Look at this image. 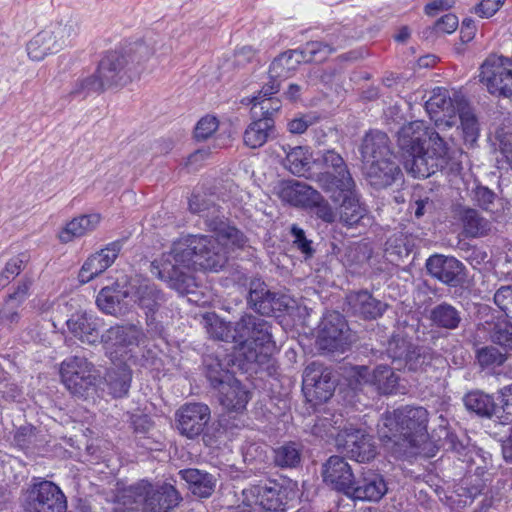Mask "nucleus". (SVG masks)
I'll list each match as a JSON object with an SVG mask.
<instances>
[{
	"label": "nucleus",
	"instance_id": "f257e3e1",
	"mask_svg": "<svg viewBox=\"0 0 512 512\" xmlns=\"http://www.w3.org/2000/svg\"><path fill=\"white\" fill-rule=\"evenodd\" d=\"M188 235L174 241L170 251L151 263V273L180 293L194 287L197 270L218 271L227 263L228 249L239 248L217 233Z\"/></svg>",
	"mask_w": 512,
	"mask_h": 512
},
{
	"label": "nucleus",
	"instance_id": "f03ea898",
	"mask_svg": "<svg viewBox=\"0 0 512 512\" xmlns=\"http://www.w3.org/2000/svg\"><path fill=\"white\" fill-rule=\"evenodd\" d=\"M397 143L404 169L415 178H427L448 163L446 143L422 121L404 125L398 132Z\"/></svg>",
	"mask_w": 512,
	"mask_h": 512
},
{
	"label": "nucleus",
	"instance_id": "7ed1b4c3",
	"mask_svg": "<svg viewBox=\"0 0 512 512\" xmlns=\"http://www.w3.org/2000/svg\"><path fill=\"white\" fill-rule=\"evenodd\" d=\"M207 332L217 340L234 342L236 357L247 363H263L274 348L268 322L252 315H244L233 329L217 317L208 319Z\"/></svg>",
	"mask_w": 512,
	"mask_h": 512
},
{
	"label": "nucleus",
	"instance_id": "20e7f679",
	"mask_svg": "<svg viewBox=\"0 0 512 512\" xmlns=\"http://www.w3.org/2000/svg\"><path fill=\"white\" fill-rule=\"evenodd\" d=\"M78 33V21L72 15H65L51 22L27 42V55L34 62L43 61L66 48Z\"/></svg>",
	"mask_w": 512,
	"mask_h": 512
},
{
	"label": "nucleus",
	"instance_id": "39448f33",
	"mask_svg": "<svg viewBox=\"0 0 512 512\" xmlns=\"http://www.w3.org/2000/svg\"><path fill=\"white\" fill-rule=\"evenodd\" d=\"M122 498L124 505H129L132 510L141 507L143 512H169L182 500L173 485L152 484L144 480L127 489Z\"/></svg>",
	"mask_w": 512,
	"mask_h": 512
},
{
	"label": "nucleus",
	"instance_id": "423d86ee",
	"mask_svg": "<svg viewBox=\"0 0 512 512\" xmlns=\"http://www.w3.org/2000/svg\"><path fill=\"white\" fill-rule=\"evenodd\" d=\"M60 377L66 389L78 398L86 399L96 392L102 380L100 371L83 356H70L60 364Z\"/></svg>",
	"mask_w": 512,
	"mask_h": 512
},
{
	"label": "nucleus",
	"instance_id": "0eeeda50",
	"mask_svg": "<svg viewBox=\"0 0 512 512\" xmlns=\"http://www.w3.org/2000/svg\"><path fill=\"white\" fill-rule=\"evenodd\" d=\"M314 164L321 169H332L335 175L329 172H313L308 179L314 181L324 192L330 194L333 201L337 200V191H350L355 182L343 157L334 150H325L314 159Z\"/></svg>",
	"mask_w": 512,
	"mask_h": 512
},
{
	"label": "nucleus",
	"instance_id": "6e6552de",
	"mask_svg": "<svg viewBox=\"0 0 512 512\" xmlns=\"http://www.w3.org/2000/svg\"><path fill=\"white\" fill-rule=\"evenodd\" d=\"M24 512H66L67 499L61 488L52 481L34 477L22 493Z\"/></svg>",
	"mask_w": 512,
	"mask_h": 512
},
{
	"label": "nucleus",
	"instance_id": "1a4fd4ad",
	"mask_svg": "<svg viewBox=\"0 0 512 512\" xmlns=\"http://www.w3.org/2000/svg\"><path fill=\"white\" fill-rule=\"evenodd\" d=\"M189 209L192 213L205 218L208 228L217 233L221 239L230 240L233 245L244 247L247 242L245 235L236 227L229 225L224 216L220 215V208L215 202L214 195L194 194L189 200Z\"/></svg>",
	"mask_w": 512,
	"mask_h": 512
},
{
	"label": "nucleus",
	"instance_id": "9d476101",
	"mask_svg": "<svg viewBox=\"0 0 512 512\" xmlns=\"http://www.w3.org/2000/svg\"><path fill=\"white\" fill-rule=\"evenodd\" d=\"M481 82L492 95L508 97L512 95V60L490 55L481 65Z\"/></svg>",
	"mask_w": 512,
	"mask_h": 512
},
{
	"label": "nucleus",
	"instance_id": "9b49d317",
	"mask_svg": "<svg viewBox=\"0 0 512 512\" xmlns=\"http://www.w3.org/2000/svg\"><path fill=\"white\" fill-rule=\"evenodd\" d=\"M335 391L330 369L313 362L303 373V392L308 402L318 405L328 401Z\"/></svg>",
	"mask_w": 512,
	"mask_h": 512
},
{
	"label": "nucleus",
	"instance_id": "f8f14e48",
	"mask_svg": "<svg viewBox=\"0 0 512 512\" xmlns=\"http://www.w3.org/2000/svg\"><path fill=\"white\" fill-rule=\"evenodd\" d=\"M404 442L413 451L427 439L428 412L423 407L404 406L398 408Z\"/></svg>",
	"mask_w": 512,
	"mask_h": 512
},
{
	"label": "nucleus",
	"instance_id": "ddd939ff",
	"mask_svg": "<svg viewBox=\"0 0 512 512\" xmlns=\"http://www.w3.org/2000/svg\"><path fill=\"white\" fill-rule=\"evenodd\" d=\"M465 100L456 95L452 98L449 91L443 87H436L425 103V109L437 127H451L456 123L458 103Z\"/></svg>",
	"mask_w": 512,
	"mask_h": 512
},
{
	"label": "nucleus",
	"instance_id": "4468645a",
	"mask_svg": "<svg viewBox=\"0 0 512 512\" xmlns=\"http://www.w3.org/2000/svg\"><path fill=\"white\" fill-rule=\"evenodd\" d=\"M349 342L350 332L345 318L338 312L327 314L321 323L318 336L320 348L328 351H343Z\"/></svg>",
	"mask_w": 512,
	"mask_h": 512
},
{
	"label": "nucleus",
	"instance_id": "2eb2a0df",
	"mask_svg": "<svg viewBox=\"0 0 512 512\" xmlns=\"http://www.w3.org/2000/svg\"><path fill=\"white\" fill-rule=\"evenodd\" d=\"M145 335L142 329L136 325H122L109 328L103 335L101 340L104 342L109 357L112 362L117 359L118 352L121 357L126 355V348L138 346L144 339Z\"/></svg>",
	"mask_w": 512,
	"mask_h": 512
},
{
	"label": "nucleus",
	"instance_id": "dca6fc26",
	"mask_svg": "<svg viewBox=\"0 0 512 512\" xmlns=\"http://www.w3.org/2000/svg\"><path fill=\"white\" fill-rule=\"evenodd\" d=\"M125 297L137 304L145 313H154L163 303V294L148 279L135 276L126 281Z\"/></svg>",
	"mask_w": 512,
	"mask_h": 512
},
{
	"label": "nucleus",
	"instance_id": "f3484780",
	"mask_svg": "<svg viewBox=\"0 0 512 512\" xmlns=\"http://www.w3.org/2000/svg\"><path fill=\"white\" fill-rule=\"evenodd\" d=\"M336 441L337 445L357 462H368L376 455L372 437L361 429H345L338 434Z\"/></svg>",
	"mask_w": 512,
	"mask_h": 512
},
{
	"label": "nucleus",
	"instance_id": "a211bd4d",
	"mask_svg": "<svg viewBox=\"0 0 512 512\" xmlns=\"http://www.w3.org/2000/svg\"><path fill=\"white\" fill-rule=\"evenodd\" d=\"M176 417L180 434L192 439L200 435L210 421V409L202 403H189L177 411Z\"/></svg>",
	"mask_w": 512,
	"mask_h": 512
},
{
	"label": "nucleus",
	"instance_id": "6ab92c4d",
	"mask_svg": "<svg viewBox=\"0 0 512 512\" xmlns=\"http://www.w3.org/2000/svg\"><path fill=\"white\" fill-rule=\"evenodd\" d=\"M429 275L451 287L460 285L464 279V265L454 257L434 254L426 261Z\"/></svg>",
	"mask_w": 512,
	"mask_h": 512
},
{
	"label": "nucleus",
	"instance_id": "aec40b11",
	"mask_svg": "<svg viewBox=\"0 0 512 512\" xmlns=\"http://www.w3.org/2000/svg\"><path fill=\"white\" fill-rule=\"evenodd\" d=\"M126 65L119 51H111L102 58L96 71L106 88L124 86L133 80Z\"/></svg>",
	"mask_w": 512,
	"mask_h": 512
},
{
	"label": "nucleus",
	"instance_id": "412c9836",
	"mask_svg": "<svg viewBox=\"0 0 512 512\" xmlns=\"http://www.w3.org/2000/svg\"><path fill=\"white\" fill-rule=\"evenodd\" d=\"M387 485L382 475L368 470L354 480L347 495L354 499L377 502L387 493Z\"/></svg>",
	"mask_w": 512,
	"mask_h": 512
},
{
	"label": "nucleus",
	"instance_id": "4be33fe9",
	"mask_svg": "<svg viewBox=\"0 0 512 512\" xmlns=\"http://www.w3.org/2000/svg\"><path fill=\"white\" fill-rule=\"evenodd\" d=\"M364 173L369 184L376 189L392 185L402 175L394 157L364 162Z\"/></svg>",
	"mask_w": 512,
	"mask_h": 512
},
{
	"label": "nucleus",
	"instance_id": "5701e85b",
	"mask_svg": "<svg viewBox=\"0 0 512 512\" xmlns=\"http://www.w3.org/2000/svg\"><path fill=\"white\" fill-rule=\"evenodd\" d=\"M324 481L335 490L346 495L354 482V476L349 464L339 456H331L324 465Z\"/></svg>",
	"mask_w": 512,
	"mask_h": 512
},
{
	"label": "nucleus",
	"instance_id": "b1692460",
	"mask_svg": "<svg viewBox=\"0 0 512 512\" xmlns=\"http://www.w3.org/2000/svg\"><path fill=\"white\" fill-rule=\"evenodd\" d=\"M98 213L83 214L68 221L58 232L57 238L62 244L82 238L96 230L101 222Z\"/></svg>",
	"mask_w": 512,
	"mask_h": 512
},
{
	"label": "nucleus",
	"instance_id": "393cba45",
	"mask_svg": "<svg viewBox=\"0 0 512 512\" xmlns=\"http://www.w3.org/2000/svg\"><path fill=\"white\" fill-rule=\"evenodd\" d=\"M347 299L352 312L366 320L381 317L388 307L386 303L375 298L366 290L351 293Z\"/></svg>",
	"mask_w": 512,
	"mask_h": 512
},
{
	"label": "nucleus",
	"instance_id": "a878e982",
	"mask_svg": "<svg viewBox=\"0 0 512 512\" xmlns=\"http://www.w3.org/2000/svg\"><path fill=\"white\" fill-rule=\"evenodd\" d=\"M398 416V408L385 412L377 424L378 436L382 441L393 442L398 447L399 452L414 453V451L408 450L407 442H404V435H402V427Z\"/></svg>",
	"mask_w": 512,
	"mask_h": 512
},
{
	"label": "nucleus",
	"instance_id": "bb28decb",
	"mask_svg": "<svg viewBox=\"0 0 512 512\" xmlns=\"http://www.w3.org/2000/svg\"><path fill=\"white\" fill-rule=\"evenodd\" d=\"M279 148L284 154L282 164L292 174L307 179L309 174H313V171L310 170L312 155L307 147L281 144Z\"/></svg>",
	"mask_w": 512,
	"mask_h": 512
},
{
	"label": "nucleus",
	"instance_id": "cd10ccee",
	"mask_svg": "<svg viewBox=\"0 0 512 512\" xmlns=\"http://www.w3.org/2000/svg\"><path fill=\"white\" fill-rule=\"evenodd\" d=\"M357 374L365 382L373 384L382 394H392L397 391L399 377L387 365L377 366L372 373L368 367L361 366L358 368Z\"/></svg>",
	"mask_w": 512,
	"mask_h": 512
},
{
	"label": "nucleus",
	"instance_id": "c85d7f7f",
	"mask_svg": "<svg viewBox=\"0 0 512 512\" xmlns=\"http://www.w3.org/2000/svg\"><path fill=\"white\" fill-rule=\"evenodd\" d=\"M252 493L256 497V504L269 512H285L287 505V490L279 484L269 486H256Z\"/></svg>",
	"mask_w": 512,
	"mask_h": 512
},
{
	"label": "nucleus",
	"instance_id": "c756f323",
	"mask_svg": "<svg viewBox=\"0 0 512 512\" xmlns=\"http://www.w3.org/2000/svg\"><path fill=\"white\" fill-rule=\"evenodd\" d=\"M67 326L69 331L84 343L93 344L100 337L98 320L87 312L73 314L67 320Z\"/></svg>",
	"mask_w": 512,
	"mask_h": 512
},
{
	"label": "nucleus",
	"instance_id": "7c9ffc66",
	"mask_svg": "<svg viewBox=\"0 0 512 512\" xmlns=\"http://www.w3.org/2000/svg\"><path fill=\"white\" fill-rule=\"evenodd\" d=\"M363 162L393 158L388 136L381 131L368 133L362 143Z\"/></svg>",
	"mask_w": 512,
	"mask_h": 512
},
{
	"label": "nucleus",
	"instance_id": "2f4dec72",
	"mask_svg": "<svg viewBox=\"0 0 512 512\" xmlns=\"http://www.w3.org/2000/svg\"><path fill=\"white\" fill-rule=\"evenodd\" d=\"M120 53L125 57L127 71L134 79L145 70L147 62L154 54V47L145 42H136L120 51Z\"/></svg>",
	"mask_w": 512,
	"mask_h": 512
},
{
	"label": "nucleus",
	"instance_id": "473e14b6",
	"mask_svg": "<svg viewBox=\"0 0 512 512\" xmlns=\"http://www.w3.org/2000/svg\"><path fill=\"white\" fill-rule=\"evenodd\" d=\"M249 399L248 390L235 378L219 390V401L227 411L242 412Z\"/></svg>",
	"mask_w": 512,
	"mask_h": 512
},
{
	"label": "nucleus",
	"instance_id": "72a5a7b5",
	"mask_svg": "<svg viewBox=\"0 0 512 512\" xmlns=\"http://www.w3.org/2000/svg\"><path fill=\"white\" fill-rule=\"evenodd\" d=\"M336 197L337 200L335 202L342 198L339 211L340 221L346 226L356 225L363 218L365 209L359 202L355 186L350 191H337Z\"/></svg>",
	"mask_w": 512,
	"mask_h": 512
},
{
	"label": "nucleus",
	"instance_id": "f704fd0d",
	"mask_svg": "<svg viewBox=\"0 0 512 512\" xmlns=\"http://www.w3.org/2000/svg\"><path fill=\"white\" fill-rule=\"evenodd\" d=\"M274 132V121L271 117L264 116L252 121L244 131L243 142L251 148L262 147Z\"/></svg>",
	"mask_w": 512,
	"mask_h": 512
},
{
	"label": "nucleus",
	"instance_id": "c9c22d12",
	"mask_svg": "<svg viewBox=\"0 0 512 512\" xmlns=\"http://www.w3.org/2000/svg\"><path fill=\"white\" fill-rule=\"evenodd\" d=\"M316 191L304 182L290 181L281 185L279 197L293 206L307 208Z\"/></svg>",
	"mask_w": 512,
	"mask_h": 512
},
{
	"label": "nucleus",
	"instance_id": "e433bc0d",
	"mask_svg": "<svg viewBox=\"0 0 512 512\" xmlns=\"http://www.w3.org/2000/svg\"><path fill=\"white\" fill-rule=\"evenodd\" d=\"M181 478L189 485L190 491L201 498L209 497L216 486L214 477L198 469H184L179 471Z\"/></svg>",
	"mask_w": 512,
	"mask_h": 512
},
{
	"label": "nucleus",
	"instance_id": "4c0bfd02",
	"mask_svg": "<svg viewBox=\"0 0 512 512\" xmlns=\"http://www.w3.org/2000/svg\"><path fill=\"white\" fill-rule=\"evenodd\" d=\"M275 297L267 285L260 280L250 283L248 302L251 307L262 315H269L275 308Z\"/></svg>",
	"mask_w": 512,
	"mask_h": 512
},
{
	"label": "nucleus",
	"instance_id": "58836bf2",
	"mask_svg": "<svg viewBox=\"0 0 512 512\" xmlns=\"http://www.w3.org/2000/svg\"><path fill=\"white\" fill-rule=\"evenodd\" d=\"M105 381L114 397H123L128 393L131 382V371L126 363H120L110 368L105 376Z\"/></svg>",
	"mask_w": 512,
	"mask_h": 512
},
{
	"label": "nucleus",
	"instance_id": "ea45409f",
	"mask_svg": "<svg viewBox=\"0 0 512 512\" xmlns=\"http://www.w3.org/2000/svg\"><path fill=\"white\" fill-rule=\"evenodd\" d=\"M126 282L117 281L113 286H107L98 293L96 303L107 314H115L118 311L121 300L128 299L122 293L125 291Z\"/></svg>",
	"mask_w": 512,
	"mask_h": 512
},
{
	"label": "nucleus",
	"instance_id": "a19ab883",
	"mask_svg": "<svg viewBox=\"0 0 512 512\" xmlns=\"http://www.w3.org/2000/svg\"><path fill=\"white\" fill-rule=\"evenodd\" d=\"M299 51H289L275 58L269 68V78L281 79L288 78L301 62Z\"/></svg>",
	"mask_w": 512,
	"mask_h": 512
},
{
	"label": "nucleus",
	"instance_id": "79ce46f5",
	"mask_svg": "<svg viewBox=\"0 0 512 512\" xmlns=\"http://www.w3.org/2000/svg\"><path fill=\"white\" fill-rule=\"evenodd\" d=\"M431 321L445 329H456L461 322L460 312L448 303H441L431 310Z\"/></svg>",
	"mask_w": 512,
	"mask_h": 512
},
{
	"label": "nucleus",
	"instance_id": "37998d69",
	"mask_svg": "<svg viewBox=\"0 0 512 512\" xmlns=\"http://www.w3.org/2000/svg\"><path fill=\"white\" fill-rule=\"evenodd\" d=\"M463 402L467 410L480 416L490 417L495 409L493 398L479 390L467 393L463 398Z\"/></svg>",
	"mask_w": 512,
	"mask_h": 512
},
{
	"label": "nucleus",
	"instance_id": "c03bdc74",
	"mask_svg": "<svg viewBox=\"0 0 512 512\" xmlns=\"http://www.w3.org/2000/svg\"><path fill=\"white\" fill-rule=\"evenodd\" d=\"M301 461V445L287 442L274 450V462L282 468L296 467Z\"/></svg>",
	"mask_w": 512,
	"mask_h": 512
},
{
	"label": "nucleus",
	"instance_id": "a18cd8bd",
	"mask_svg": "<svg viewBox=\"0 0 512 512\" xmlns=\"http://www.w3.org/2000/svg\"><path fill=\"white\" fill-rule=\"evenodd\" d=\"M105 89H107L105 84L100 78L98 72L95 71V73L91 75L79 78L75 82L70 94L74 97H86L91 93L103 92Z\"/></svg>",
	"mask_w": 512,
	"mask_h": 512
},
{
	"label": "nucleus",
	"instance_id": "49530a36",
	"mask_svg": "<svg viewBox=\"0 0 512 512\" xmlns=\"http://www.w3.org/2000/svg\"><path fill=\"white\" fill-rule=\"evenodd\" d=\"M206 376L210 383L220 390V388L234 379L228 370L222 367L217 358L208 357L205 359Z\"/></svg>",
	"mask_w": 512,
	"mask_h": 512
},
{
	"label": "nucleus",
	"instance_id": "de8ad7c7",
	"mask_svg": "<svg viewBox=\"0 0 512 512\" xmlns=\"http://www.w3.org/2000/svg\"><path fill=\"white\" fill-rule=\"evenodd\" d=\"M457 114H459L465 140L469 142H475L479 131L478 123L475 115L467 107L465 101L463 103H458Z\"/></svg>",
	"mask_w": 512,
	"mask_h": 512
},
{
	"label": "nucleus",
	"instance_id": "09e8293b",
	"mask_svg": "<svg viewBox=\"0 0 512 512\" xmlns=\"http://www.w3.org/2000/svg\"><path fill=\"white\" fill-rule=\"evenodd\" d=\"M334 51L335 49L326 43L311 41L306 43L299 53L302 61L321 63Z\"/></svg>",
	"mask_w": 512,
	"mask_h": 512
},
{
	"label": "nucleus",
	"instance_id": "8fccbe9b",
	"mask_svg": "<svg viewBox=\"0 0 512 512\" xmlns=\"http://www.w3.org/2000/svg\"><path fill=\"white\" fill-rule=\"evenodd\" d=\"M463 226L470 237H479L488 231V222L474 209H466L462 215Z\"/></svg>",
	"mask_w": 512,
	"mask_h": 512
},
{
	"label": "nucleus",
	"instance_id": "3c124183",
	"mask_svg": "<svg viewBox=\"0 0 512 512\" xmlns=\"http://www.w3.org/2000/svg\"><path fill=\"white\" fill-rule=\"evenodd\" d=\"M413 348L414 345L405 337L394 335L388 342L387 354L393 362H398L399 366H402V362Z\"/></svg>",
	"mask_w": 512,
	"mask_h": 512
},
{
	"label": "nucleus",
	"instance_id": "603ef678",
	"mask_svg": "<svg viewBox=\"0 0 512 512\" xmlns=\"http://www.w3.org/2000/svg\"><path fill=\"white\" fill-rule=\"evenodd\" d=\"M307 208L314 211L316 216L326 223H333L336 219V212L324 196L316 191Z\"/></svg>",
	"mask_w": 512,
	"mask_h": 512
},
{
	"label": "nucleus",
	"instance_id": "864d4df0",
	"mask_svg": "<svg viewBox=\"0 0 512 512\" xmlns=\"http://www.w3.org/2000/svg\"><path fill=\"white\" fill-rule=\"evenodd\" d=\"M21 317L20 310L15 305L3 303L0 308V332H13L19 326Z\"/></svg>",
	"mask_w": 512,
	"mask_h": 512
},
{
	"label": "nucleus",
	"instance_id": "5fc2aeb1",
	"mask_svg": "<svg viewBox=\"0 0 512 512\" xmlns=\"http://www.w3.org/2000/svg\"><path fill=\"white\" fill-rule=\"evenodd\" d=\"M490 339L493 343L512 350V323L508 321L494 323L490 330Z\"/></svg>",
	"mask_w": 512,
	"mask_h": 512
},
{
	"label": "nucleus",
	"instance_id": "6e6d98bb",
	"mask_svg": "<svg viewBox=\"0 0 512 512\" xmlns=\"http://www.w3.org/2000/svg\"><path fill=\"white\" fill-rule=\"evenodd\" d=\"M105 270H107L106 267L94 253L90 255L82 265L78 274V279L81 283L85 284L93 280Z\"/></svg>",
	"mask_w": 512,
	"mask_h": 512
},
{
	"label": "nucleus",
	"instance_id": "4d7b16f0",
	"mask_svg": "<svg viewBox=\"0 0 512 512\" xmlns=\"http://www.w3.org/2000/svg\"><path fill=\"white\" fill-rule=\"evenodd\" d=\"M431 356L427 353H422L416 346L409 352V355L402 362V365L409 371L413 372H426L427 367L430 365Z\"/></svg>",
	"mask_w": 512,
	"mask_h": 512
},
{
	"label": "nucleus",
	"instance_id": "13d9d810",
	"mask_svg": "<svg viewBox=\"0 0 512 512\" xmlns=\"http://www.w3.org/2000/svg\"><path fill=\"white\" fill-rule=\"evenodd\" d=\"M218 127V119L214 116L206 115L197 122L194 129V137L197 141H205L217 131Z\"/></svg>",
	"mask_w": 512,
	"mask_h": 512
},
{
	"label": "nucleus",
	"instance_id": "bf43d9fd",
	"mask_svg": "<svg viewBox=\"0 0 512 512\" xmlns=\"http://www.w3.org/2000/svg\"><path fill=\"white\" fill-rule=\"evenodd\" d=\"M477 359L482 367H489L502 365L506 361L507 357L496 347L488 346L477 352Z\"/></svg>",
	"mask_w": 512,
	"mask_h": 512
},
{
	"label": "nucleus",
	"instance_id": "052dcab7",
	"mask_svg": "<svg viewBox=\"0 0 512 512\" xmlns=\"http://www.w3.org/2000/svg\"><path fill=\"white\" fill-rule=\"evenodd\" d=\"M318 120L319 117L314 113L299 114L287 123V129L292 134H302Z\"/></svg>",
	"mask_w": 512,
	"mask_h": 512
},
{
	"label": "nucleus",
	"instance_id": "680f3d73",
	"mask_svg": "<svg viewBox=\"0 0 512 512\" xmlns=\"http://www.w3.org/2000/svg\"><path fill=\"white\" fill-rule=\"evenodd\" d=\"M122 249L121 241H114L109 243L105 248L96 252L95 254L98 256L102 264L108 269L118 257L120 251Z\"/></svg>",
	"mask_w": 512,
	"mask_h": 512
},
{
	"label": "nucleus",
	"instance_id": "e2e57ef3",
	"mask_svg": "<svg viewBox=\"0 0 512 512\" xmlns=\"http://www.w3.org/2000/svg\"><path fill=\"white\" fill-rule=\"evenodd\" d=\"M293 237V244L306 256H311L314 252L311 244L312 242L306 238L305 232L302 228L293 224L290 228Z\"/></svg>",
	"mask_w": 512,
	"mask_h": 512
},
{
	"label": "nucleus",
	"instance_id": "0e129e2a",
	"mask_svg": "<svg viewBox=\"0 0 512 512\" xmlns=\"http://www.w3.org/2000/svg\"><path fill=\"white\" fill-rule=\"evenodd\" d=\"M495 304L507 315L512 313V285L500 287L494 295Z\"/></svg>",
	"mask_w": 512,
	"mask_h": 512
},
{
	"label": "nucleus",
	"instance_id": "69168bd1",
	"mask_svg": "<svg viewBox=\"0 0 512 512\" xmlns=\"http://www.w3.org/2000/svg\"><path fill=\"white\" fill-rule=\"evenodd\" d=\"M31 286L30 281H23L18 284L15 291L9 294L4 301V303H9L10 305H15L17 309L20 310L21 305L24 303L26 298L29 295V289Z\"/></svg>",
	"mask_w": 512,
	"mask_h": 512
},
{
	"label": "nucleus",
	"instance_id": "338daca9",
	"mask_svg": "<svg viewBox=\"0 0 512 512\" xmlns=\"http://www.w3.org/2000/svg\"><path fill=\"white\" fill-rule=\"evenodd\" d=\"M0 394L7 400H14L21 394V389L5 373H0Z\"/></svg>",
	"mask_w": 512,
	"mask_h": 512
},
{
	"label": "nucleus",
	"instance_id": "774afa93",
	"mask_svg": "<svg viewBox=\"0 0 512 512\" xmlns=\"http://www.w3.org/2000/svg\"><path fill=\"white\" fill-rule=\"evenodd\" d=\"M280 90V81L277 78H270L269 82L264 84L262 89L258 92L256 96L253 97L252 103L254 106L261 103V101H266L267 99H271V96L278 93Z\"/></svg>",
	"mask_w": 512,
	"mask_h": 512
}]
</instances>
